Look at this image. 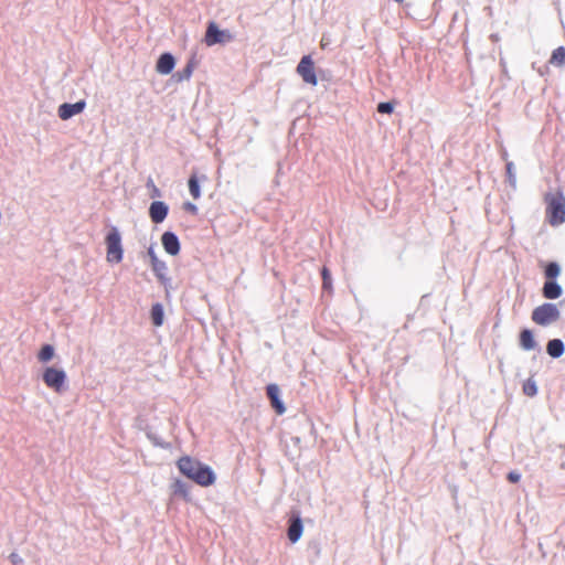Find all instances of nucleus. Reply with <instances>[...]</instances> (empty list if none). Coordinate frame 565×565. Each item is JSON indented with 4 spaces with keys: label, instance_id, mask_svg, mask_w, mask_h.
Instances as JSON below:
<instances>
[{
    "label": "nucleus",
    "instance_id": "f257e3e1",
    "mask_svg": "<svg viewBox=\"0 0 565 565\" xmlns=\"http://www.w3.org/2000/svg\"><path fill=\"white\" fill-rule=\"evenodd\" d=\"M177 467L183 476L201 487H209L215 482L213 470L190 456L180 457Z\"/></svg>",
    "mask_w": 565,
    "mask_h": 565
},
{
    "label": "nucleus",
    "instance_id": "473e14b6",
    "mask_svg": "<svg viewBox=\"0 0 565 565\" xmlns=\"http://www.w3.org/2000/svg\"><path fill=\"white\" fill-rule=\"evenodd\" d=\"M395 1H396V2H398V3H401V2H403L404 0H395Z\"/></svg>",
    "mask_w": 565,
    "mask_h": 565
},
{
    "label": "nucleus",
    "instance_id": "39448f33",
    "mask_svg": "<svg viewBox=\"0 0 565 565\" xmlns=\"http://www.w3.org/2000/svg\"><path fill=\"white\" fill-rule=\"evenodd\" d=\"M42 379L49 388L61 393L66 382V373L61 369L49 366L43 371Z\"/></svg>",
    "mask_w": 565,
    "mask_h": 565
},
{
    "label": "nucleus",
    "instance_id": "1a4fd4ad",
    "mask_svg": "<svg viewBox=\"0 0 565 565\" xmlns=\"http://www.w3.org/2000/svg\"><path fill=\"white\" fill-rule=\"evenodd\" d=\"M169 212L168 205L162 201H153L149 207V216L151 221L159 224L164 221Z\"/></svg>",
    "mask_w": 565,
    "mask_h": 565
},
{
    "label": "nucleus",
    "instance_id": "423d86ee",
    "mask_svg": "<svg viewBox=\"0 0 565 565\" xmlns=\"http://www.w3.org/2000/svg\"><path fill=\"white\" fill-rule=\"evenodd\" d=\"M233 35L227 30H220L215 22H210L205 32V44L213 46L215 44H223L231 42Z\"/></svg>",
    "mask_w": 565,
    "mask_h": 565
},
{
    "label": "nucleus",
    "instance_id": "b1692460",
    "mask_svg": "<svg viewBox=\"0 0 565 565\" xmlns=\"http://www.w3.org/2000/svg\"><path fill=\"white\" fill-rule=\"evenodd\" d=\"M321 276H322V288L326 290H331L332 289V280H331L330 271L327 267L322 268Z\"/></svg>",
    "mask_w": 565,
    "mask_h": 565
},
{
    "label": "nucleus",
    "instance_id": "f03ea898",
    "mask_svg": "<svg viewBox=\"0 0 565 565\" xmlns=\"http://www.w3.org/2000/svg\"><path fill=\"white\" fill-rule=\"evenodd\" d=\"M546 204L545 216L548 224L553 227L565 223V195L561 190L547 192L544 195Z\"/></svg>",
    "mask_w": 565,
    "mask_h": 565
},
{
    "label": "nucleus",
    "instance_id": "c756f323",
    "mask_svg": "<svg viewBox=\"0 0 565 565\" xmlns=\"http://www.w3.org/2000/svg\"><path fill=\"white\" fill-rule=\"evenodd\" d=\"M183 209L188 212H190L191 214H196L198 213V207L196 205H194L193 203H190V202H185L183 204Z\"/></svg>",
    "mask_w": 565,
    "mask_h": 565
},
{
    "label": "nucleus",
    "instance_id": "4468645a",
    "mask_svg": "<svg viewBox=\"0 0 565 565\" xmlns=\"http://www.w3.org/2000/svg\"><path fill=\"white\" fill-rule=\"evenodd\" d=\"M542 291L544 298L557 299L562 295V287L554 280H546Z\"/></svg>",
    "mask_w": 565,
    "mask_h": 565
},
{
    "label": "nucleus",
    "instance_id": "2eb2a0df",
    "mask_svg": "<svg viewBox=\"0 0 565 565\" xmlns=\"http://www.w3.org/2000/svg\"><path fill=\"white\" fill-rule=\"evenodd\" d=\"M148 254L151 260V267L153 273L159 279L162 280L164 278V273L167 270L166 263L160 260L152 249H149Z\"/></svg>",
    "mask_w": 565,
    "mask_h": 565
},
{
    "label": "nucleus",
    "instance_id": "a878e982",
    "mask_svg": "<svg viewBox=\"0 0 565 565\" xmlns=\"http://www.w3.org/2000/svg\"><path fill=\"white\" fill-rule=\"evenodd\" d=\"M147 188L150 190V196L151 198H159L161 195L160 190L154 184L152 179H148L147 181Z\"/></svg>",
    "mask_w": 565,
    "mask_h": 565
},
{
    "label": "nucleus",
    "instance_id": "412c9836",
    "mask_svg": "<svg viewBox=\"0 0 565 565\" xmlns=\"http://www.w3.org/2000/svg\"><path fill=\"white\" fill-rule=\"evenodd\" d=\"M54 356V348L50 344H45L41 348L38 359L42 363H46Z\"/></svg>",
    "mask_w": 565,
    "mask_h": 565
},
{
    "label": "nucleus",
    "instance_id": "6e6552de",
    "mask_svg": "<svg viewBox=\"0 0 565 565\" xmlns=\"http://www.w3.org/2000/svg\"><path fill=\"white\" fill-rule=\"evenodd\" d=\"M85 107H86L85 100H79L74 104L64 103V104L60 105V107L57 109V114L62 120H67V119L72 118L73 116L81 114L85 109Z\"/></svg>",
    "mask_w": 565,
    "mask_h": 565
},
{
    "label": "nucleus",
    "instance_id": "c85d7f7f",
    "mask_svg": "<svg viewBox=\"0 0 565 565\" xmlns=\"http://www.w3.org/2000/svg\"><path fill=\"white\" fill-rule=\"evenodd\" d=\"M507 478H508V480H509L510 482H512V483H516V482H519V481H520L521 476H520V473H519V472H516V471H510V472L508 473Z\"/></svg>",
    "mask_w": 565,
    "mask_h": 565
},
{
    "label": "nucleus",
    "instance_id": "ddd939ff",
    "mask_svg": "<svg viewBox=\"0 0 565 565\" xmlns=\"http://www.w3.org/2000/svg\"><path fill=\"white\" fill-rule=\"evenodd\" d=\"M520 347L525 351L534 350L536 342L534 340L533 332L529 329H523L519 335Z\"/></svg>",
    "mask_w": 565,
    "mask_h": 565
},
{
    "label": "nucleus",
    "instance_id": "f8f14e48",
    "mask_svg": "<svg viewBox=\"0 0 565 565\" xmlns=\"http://www.w3.org/2000/svg\"><path fill=\"white\" fill-rule=\"evenodd\" d=\"M175 65L174 57L170 53H163L157 61L156 71L159 74L168 75L172 72Z\"/></svg>",
    "mask_w": 565,
    "mask_h": 565
},
{
    "label": "nucleus",
    "instance_id": "bb28decb",
    "mask_svg": "<svg viewBox=\"0 0 565 565\" xmlns=\"http://www.w3.org/2000/svg\"><path fill=\"white\" fill-rule=\"evenodd\" d=\"M394 106L392 103H380L377 105V111L381 114H391L393 113Z\"/></svg>",
    "mask_w": 565,
    "mask_h": 565
},
{
    "label": "nucleus",
    "instance_id": "0eeeda50",
    "mask_svg": "<svg viewBox=\"0 0 565 565\" xmlns=\"http://www.w3.org/2000/svg\"><path fill=\"white\" fill-rule=\"evenodd\" d=\"M297 73L301 76L303 82L310 85H317L318 79L315 71V63L310 55H305L298 66H297Z\"/></svg>",
    "mask_w": 565,
    "mask_h": 565
},
{
    "label": "nucleus",
    "instance_id": "dca6fc26",
    "mask_svg": "<svg viewBox=\"0 0 565 565\" xmlns=\"http://www.w3.org/2000/svg\"><path fill=\"white\" fill-rule=\"evenodd\" d=\"M302 523L299 518H295L291 520V523L288 527V539L291 543H296L301 534H302Z\"/></svg>",
    "mask_w": 565,
    "mask_h": 565
},
{
    "label": "nucleus",
    "instance_id": "393cba45",
    "mask_svg": "<svg viewBox=\"0 0 565 565\" xmlns=\"http://www.w3.org/2000/svg\"><path fill=\"white\" fill-rule=\"evenodd\" d=\"M193 67H194L193 63L189 62L186 64V66L180 73H178V79L179 81L189 79L192 76Z\"/></svg>",
    "mask_w": 565,
    "mask_h": 565
},
{
    "label": "nucleus",
    "instance_id": "cd10ccee",
    "mask_svg": "<svg viewBox=\"0 0 565 565\" xmlns=\"http://www.w3.org/2000/svg\"><path fill=\"white\" fill-rule=\"evenodd\" d=\"M174 492L181 494L184 498L188 495L186 487L182 481H177L174 483Z\"/></svg>",
    "mask_w": 565,
    "mask_h": 565
},
{
    "label": "nucleus",
    "instance_id": "5701e85b",
    "mask_svg": "<svg viewBox=\"0 0 565 565\" xmlns=\"http://www.w3.org/2000/svg\"><path fill=\"white\" fill-rule=\"evenodd\" d=\"M559 271H561L559 266L556 263H550L545 267L544 273H545V277L548 280H553L559 275Z\"/></svg>",
    "mask_w": 565,
    "mask_h": 565
},
{
    "label": "nucleus",
    "instance_id": "20e7f679",
    "mask_svg": "<svg viewBox=\"0 0 565 565\" xmlns=\"http://www.w3.org/2000/svg\"><path fill=\"white\" fill-rule=\"evenodd\" d=\"M107 255L109 263H120L122 260L121 237L117 228L113 227L106 236Z\"/></svg>",
    "mask_w": 565,
    "mask_h": 565
},
{
    "label": "nucleus",
    "instance_id": "9b49d317",
    "mask_svg": "<svg viewBox=\"0 0 565 565\" xmlns=\"http://www.w3.org/2000/svg\"><path fill=\"white\" fill-rule=\"evenodd\" d=\"M161 242H162V246L164 248V250L174 256V255H178L179 252H180V243H179V238L177 237V235L172 232H166L162 234V237H161Z\"/></svg>",
    "mask_w": 565,
    "mask_h": 565
},
{
    "label": "nucleus",
    "instance_id": "7c9ffc66",
    "mask_svg": "<svg viewBox=\"0 0 565 565\" xmlns=\"http://www.w3.org/2000/svg\"><path fill=\"white\" fill-rule=\"evenodd\" d=\"M10 561L13 565H21L23 563L22 558L17 553H11Z\"/></svg>",
    "mask_w": 565,
    "mask_h": 565
},
{
    "label": "nucleus",
    "instance_id": "4be33fe9",
    "mask_svg": "<svg viewBox=\"0 0 565 565\" xmlns=\"http://www.w3.org/2000/svg\"><path fill=\"white\" fill-rule=\"evenodd\" d=\"M523 393L526 395V396H534L536 395L537 393V386H536V383L534 380L532 379H527L524 383H523Z\"/></svg>",
    "mask_w": 565,
    "mask_h": 565
},
{
    "label": "nucleus",
    "instance_id": "a211bd4d",
    "mask_svg": "<svg viewBox=\"0 0 565 565\" xmlns=\"http://www.w3.org/2000/svg\"><path fill=\"white\" fill-rule=\"evenodd\" d=\"M188 184H189V191H190V194L192 195V198L194 200L200 199L201 190H200L199 179L195 173H193L190 177Z\"/></svg>",
    "mask_w": 565,
    "mask_h": 565
},
{
    "label": "nucleus",
    "instance_id": "f3484780",
    "mask_svg": "<svg viewBox=\"0 0 565 565\" xmlns=\"http://www.w3.org/2000/svg\"><path fill=\"white\" fill-rule=\"evenodd\" d=\"M546 351L552 358H559L564 353V343L559 339L550 340Z\"/></svg>",
    "mask_w": 565,
    "mask_h": 565
},
{
    "label": "nucleus",
    "instance_id": "2f4dec72",
    "mask_svg": "<svg viewBox=\"0 0 565 565\" xmlns=\"http://www.w3.org/2000/svg\"><path fill=\"white\" fill-rule=\"evenodd\" d=\"M512 168H513V164H512L511 162H509V163L507 164V172H508V174H509V177H510V178H512V177H513Z\"/></svg>",
    "mask_w": 565,
    "mask_h": 565
},
{
    "label": "nucleus",
    "instance_id": "7ed1b4c3",
    "mask_svg": "<svg viewBox=\"0 0 565 565\" xmlns=\"http://www.w3.org/2000/svg\"><path fill=\"white\" fill-rule=\"evenodd\" d=\"M561 312L557 305L545 302L533 309L531 319L534 323L546 327L559 320Z\"/></svg>",
    "mask_w": 565,
    "mask_h": 565
},
{
    "label": "nucleus",
    "instance_id": "6ab92c4d",
    "mask_svg": "<svg viewBox=\"0 0 565 565\" xmlns=\"http://www.w3.org/2000/svg\"><path fill=\"white\" fill-rule=\"evenodd\" d=\"M151 319L156 327H160L163 323V309L160 303H156L152 306Z\"/></svg>",
    "mask_w": 565,
    "mask_h": 565
},
{
    "label": "nucleus",
    "instance_id": "aec40b11",
    "mask_svg": "<svg viewBox=\"0 0 565 565\" xmlns=\"http://www.w3.org/2000/svg\"><path fill=\"white\" fill-rule=\"evenodd\" d=\"M551 64L562 66L565 64V49L563 46H559L555 49L552 53Z\"/></svg>",
    "mask_w": 565,
    "mask_h": 565
},
{
    "label": "nucleus",
    "instance_id": "9d476101",
    "mask_svg": "<svg viewBox=\"0 0 565 565\" xmlns=\"http://www.w3.org/2000/svg\"><path fill=\"white\" fill-rule=\"evenodd\" d=\"M266 393L270 401L271 407L278 415H282L286 411V407L279 398V387L276 384H269L266 387Z\"/></svg>",
    "mask_w": 565,
    "mask_h": 565
}]
</instances>
